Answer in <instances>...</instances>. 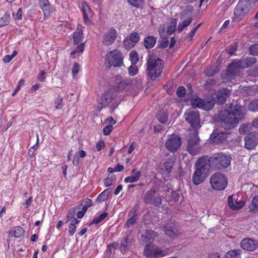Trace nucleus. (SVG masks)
I'll return each mask as SVG.
<instances>
[{
    "label": "nucleus",
    "mask_w": 258,
    "mask_h": 258,
    "mask_svg": "<svg viewBox=\"0 0 258 258\" xmlns=\"http://www.w3.org/2000/svg\"><path fill=\"white\" fill-rule=\"evenodd\" d=\"M240 100L233 102L225 109L219 113V122L224 129L229 130L235 127L240 122L245 119L246 114L245 107L242 105Z\"/></svg>",
    "instance_id": "f257e3e1"
},
{
    "label": "nucleus",
    "mask_w": 258,
    "mask_h": 258,
    "mask_svg": "<svg viewBox=\"0 0 258 258\" xmlns=\"http://www.w3.org/2000/svg\"><path fill=\"white\" fill-rule=\"evenodd\" d=\"M196 169L192 180L194 184L198 185L205 180L210 168L207 159L205 158L199 159L196 163Z\"/></svg>",
    "instance_id": "f03ea898"
},
{
    "label": "nucleus",
    "mask_w": 258,
    "mask_h": 258,
    "mask_svg": "<svg viewBox=\"0 0 258 258\" xmlns=\"http://www.w3.org/2000/svg\"><path fill=\"white\" fill-rule=\"evenodd\" d=\"M164 65L163 60L156 57L150 56L147 62V70L150 78L155 80L161 74Z\"/></svg>",
    "instance_id": "7ed1b4c3"
},
{
    "label": "nucleus",
    "mask_w": 258,
    "mask_h": 258,
    "mask_svg": "<svg viewBox=\"0 0 258 258\" xmlns=\"http://www.w3.org/2000/svg\"><path fill=\"white\" fill-rule=\"evenodd\" d=\"M209 167H213L217 169L226 168L230 164L231 157L222 153H219L207 159Z\"/></svg>",
    "instance_id": "20e7f679"
},
{
    "label": "nucleus",
    "mask_w": 258,
    "mask_h": 258,
    "mask_svg": "<svg viewBox=\"0 0 258 258\" xmlns=\"http://www.w3.org/2000/svg\"><path fill=\"white\" fill-rule=\"evenodd\" d=\"M105 60V65L108 69L111 67H120L123 64L122 53L116 49L108 52L106 55Z\"/></svg>",
    "instance_id": "39448f33"
},
{
    "label": "nucleus",
    "mask_w": 258,
    "mask_h": 258,
    "mask_svg": "<svg viewBox=\"0 0 258 258\" xmlns=\"http://www.w3.org/2000/svg\"><path fill=\"white\" fill-rule=\"evenodd\" d=\"M196 107L188 108L184 113L185 120L190 124L191 130H197L201 126V120L199 111Z\"/></svg>",
    "instance_id": "423d86ee"
},
{
    "label": "nucleus",
    "mask_w": 258,
    "mask_h": 258,
    "mask_svg": "<svg viewBox=\"0 0 258 258\" xmlns=\"http://www.w3.org/2000/svg\"><path fill=\"white\" fill-rule=\"evenodd\" d=\"M117 95V91L115 89L109 90L108 92L103 94L99 100V103L102 105V107L109 106L113 109L116 108L118 103L114 100Z\"/></svg>",
    "instance_id": "0eeeda50"
},
{
    "label": "nucleus",
    "mask_w": 258,
    "mask_h": 258,
    "mask_svg": "<svg viewBox=\"0 0 258 258\" xmlns=\"http://www.w3.org/2000/svg\"><path fill=\"white\" fill-rule=\"evenodd\" d=\"M188 132L187 150L190 154L196 155L199 152L200 149L198 131L197 130H189Z\"/></svg>",
    "instance_id": "6e6552de"
},
{
    "label": "nucleus",
    "mask_w": 258,
    "mask_h": 258,
    "mask_svg": "<svg viewBox=\"0 0 258 258\" xmlns=\"http://www.w3.org/2000/svg\"><path fill=\"white\" fill-rule=\"evenodd\" d=\"M210 183L214 189L221 190L226 187L227 179L223 174L216 173L211 177Z\"/></svg>",
    "instance_id": "1a4fd4ad"
},
{
    "label": "nucleus",
    "mask_w": 258,
    "mask_h": 258,
    "mask_svg": "<svg viewBox=\"0 0 258 258\" xmlns=\"http://www.w3.org/2000/svg\"><path fill=\"white\" fill-rule=\"evenodd\" d=\"M143 201L146 205L158 207L161 204L162 199L159 195L156 194L154 187H152L145 194Z\"/></svg>",
    "instance_id": "9d476101"
},
{
    "label": "nucleus",
    "mask_w": 258,
    "mask_h": 258,
    "mask_svg": "<svg viewBox=\"0 0 258 258\" xmlns=\"http://www.w3.org/2000/svg\"><path fill=\"white\" fill-rule=\"evenodd\" d=\"M167 250H163L153 245H147L144 250V255L148 258H159L167 255Z\"/></svg>",
    "instance_id": "9b49d317"
},
{
    "label": "nucleus",
    "mask_w": 258,
    "mask_h": 258,
    "mask_svg": "<svg viewBox=\"0 0 258 258\" xmlns=\"http://www.w3.org/2000/svg\"><path fill=\"white\" fill-rule=\"evenodd\" d=\"M215 104V100L213 98L203 100L200 98H197L191 101L192 107L202 108L205 110L212 109Z\"/></svg>",
    "instance_id": "f8f14e48"
},
{
    "label": "nucleus",
    "mask_w": 258,
    "mask_h": 258,
    "mask_svg": "<svg viewBox=\"0 0 258 258\" xmlns=\"http://www.w3.org/2000/svg\"><path fill=\"white\" fill-rule=\"evenodd\" d=\"M181 144L180 138L176 135H171L165 143L167 149L171 152H175L177 151Z\"/></svg>",
    "instance_id": "ddd939ff"
},
{
    "label": "nucleus",
    "mask_w": 258,
    "mask_h": 258,
    "mask_svg": "<svg viewBox=\"0 0 258 258\" xmlns=\"http://www.w3.org/2000/svg\"><path fill=\"white\" fill-rule=\"evenodd\" d=\"M248 3H239L234 11V21L241 20L249 11Z\"/></svg>",
    "instance_id": "4468645a"
},
{
    "label": "nucleus",
    "mask_w": 258,
    "mask_h": 258,
    "mask_svg": "<svg viewBox=\"0 0 258 258\" xmlns=\"http://www.w3.org/2000/svg\"><path fill=\"white\" fill-rule=\"evenodd\" d=\"M245 147L250 150L254 148L258 144V133L252 132L249 133L244 138Z\"/></svg>",
    "instance_id": "2eb2a0df"
},
{
    "label": "nucleus",
    "mask_w": 258,
    "mask_h": 258,
    "mask_svg": "<svg viewBox=\"0 0 258 258\" xmlns=\"http://www.w3.org/2000/svg\"><path fill=\"white\" fill-rule=\"evenodd\" d=\"M164 230L166 234L172 238H175L179 234L176 224L172 221L166 224Z\"/></svg>",
    "instance_id": "dca6fc26"
},
{
    "label": "nucleus",
    "mask_w": 258,
    "mask_h": 258,
    "mask_svg": "<svg viewBox=\"0 0 258 258\" xmlns=\"http://www.w3.org/2000/svg\"><path fill=\"white\" fill-rule=\"evenodd\" d=\"M117 37V31L113 28H110L104 35L102 43L108 46L114 43Z\"/></svg>",
    "instance_id": "f3484780"
},
{
    "label": "nucleus",
    "mask_w": 258,
    "mask_h": 258,
    "mask_svg": "<svg viewBox=\"0 0 258 258\" xmlns=\"http://www.w3.org/2000/svg\"><path fill=\"white\" fill-rule=\"evenodd\" d=\"M228 204L230 208L233 210H238L244 205L242 200L238 201V196L233 195L228 197Z\"/></svg>",
    "instance_id": "a211bd4d"
},
{
    "label": "nucleus",
    "mask_w": 258,
    "mask_h": 258,
    "mask_svg": "<svg viewBox=\"0 0 258 258\" xmlns=\"http://www.w3.org/2000/svg\"><path fill=\"white\" fill-rule=\"evenodd\" d=\"M229 135L228 132L214 130L210 136L211 141L214 143H219L225 140Z\"/></svg>",
    "instance_id": "6ab92c4d"
},
{
    "label": "nucleus",
    "mask_w": 258,
    "mask_h": 258,
    "mask_svg": "<svg viewBox=\"0 0 258 258\" xmlns=\"http://www.w3.org/2000/svg\"><path fill=\"white\" fill-rule=\"evenodd\" d=\"M242 248L247 251H253L258 246L257 241L249 238L243 239L240 242Z\"/></svg>",
    "instance_id": "aec40b11"
},
{
    "label": "nucleus",
    "mask_w": 258,
    "mask_h": 258,
    "mask_svg": "<svg viewBox=\"0 0 258 258\" xmlns=\"http://www.w3.org/2000/svg\"><path fill=\"white\" fill-rule=\"evenodd\" d=\"M246 61L244 58H242L238 61L232 62L228 67L227 71L231 74H234L237 71V68H247Z\"/></svg>",
    "instance_id": "412c9836"
},
{
    "label": "nucleus",
    "mask_w": 258,
    "mask_h": 258,
    "mask_svg": "<svg viewBox=\"0 0 258 258\" xmlns=\"http://www.w3.org/2000/svg\"><path fill=\"white\" fill-rule=\"evenodd\" d=\"M230 91L229 89L222 88L219 90L216 94L217 103L220 104H224L227 97H229Z\"/></svg>",
    "instance_id": "4be33fe9"
},
{
    "label": "nucleus",
    "mask_w": 258,
    "mask_h": 258,
    "mask_svg": "<svg viewBox=\"0 0 258 258\" xmlns=\"http://www.w3.org/2000/svg\"><path fill=\"white\" fill-rule=\"evenodd\" d=\"M81 6L83 12L84 22L86 25H90L91 23V20L89 19L91 13V9L85 3H83Z\"/></svg>",
    "instance_id": "5701e85b"
},
{
    "label": "nucleus",
    "mask_w": 258,
    "mask_h": 258,
    "mask_svg": "<svg viewBox=\"0 0 258 258\" xmlns=\"http://www.w3.org/2000/svg\"><path fill=\"white\" fill-rule=\"evenodd\" d=\"M83 27L79 25L77 27V29L73 34L74 42L75 44H78L82 41V38L83 36Z\"/></svg>",
    "instance_id": "b1692460"
},
{
    "label": "nucleus",
    "mask_w": 258,
    "mask_h": 258,
    "mask_svg": "<svg viewBox=\"0 0 258 258\" xmlns=\"http://www.w3.org/2000/svg\"><path fill=\"white\" fill-rule=\"evenodd\" d=\"M39 4L44 15H49L50 13V5L48 0H39Z\"/></svg>",
    "instance_id": "393cba45"
},
{
    "label": "nucleus",
    "mask_w": 258,
    "mask_h": 258,
    "mask_svg": "<svg viewBox=\"0 0 258 258\" xmlns=\"http://www.w3.org/2000/svg\"><path fill=\"white\" fill-rule=\"evenodd\" d=\"M24 232L25 231L23 228L20 226H16L10 230L9 234L12 236L18 238L23 235L24 234Z\"/></svg>",
    "instance_id": "a878e982"
},
{
    "label": "nucleus",
    "mask_w": 258,
    "mask_h": 258,
    "mask_svg": "<svg viewBox=\"0 0 258 258\" xmlns=\"http://www.w3.org/2000/svg\"><path fill=\"white\" fill-rule=\"evenodd\" d=\"M156 233L153 230H149L146 231L145 234L144 235H142V240L146 242L150 243L153 240L154 238L156 237Z\"/></svg>",
    "instance_id": "bb28decb"
},
{
    "label": "nucleus",
    "mask_w": 258,
    "mask_h": 258,
    "mask_svg": "<svg viewBox=\"0 0 258 258\" xmlns=\"http://www.w3.org/2000/svg\"><path fill=\"white\" fill-rule=\"evenodd\" d=\"M131 243L132 241L129 240L128 236H127L125 238L122 239L120 242V246L119 247L121 252L125 253L128 251Z\"/></svg>",
    "instance_id": "cd10ccee"
},
{
    "label": "nucleus",
    "mask_w": 258,
    "mask_h": 258,
    "mask_svg": "<svg viewBox=\"0 0 258 258\" xmlns=\"http://www.w3.org/2000/svg\"><path fill=\"white\" fill-rule=\"evenodd\" d=\"M241 250L239 249L230 250L225 254V258H241Z\"/></svg>",
    "instance_id": "c85d7f7f"
},
{
    "label": "nucleus",
    "mask_w": 258,
    "mask_h": 258,
    "mask_svg": "<svg viewBox=\"0 0 258 258\" xmlns=\"http://www.w3.org/2000/svg\"><path fill=\"white\" fill-rule=\"evenodd\" d=\"M156 38L153 36H148L144 39V45L148 48L153 47L155 44Z\"/></svg>",
    "instance_id": "c756f323"
},
{
    "label": "nucleus",
    "mask_w": 258,
    "mask_h": 258,
    "mask_svg": "<svg viewBox=\"0 0 258 258\" xmlns=\"http://www.w3.org/2000/svg\"><path fill=\"white\" fill-rule=\"evenodd\" d=\"M248 208L251 212L255 213L258 212V196H255L251 203L248 206Z\"/></svg>",
    "instance_id": "7c9ffc66"
},
{
    "label": "nucleus",
    "mask_w": 258,
    "mask_h": 258,
    "mask_svg": "<svg viewBox=\"0 0 258 258\" xmlns=\"http://www.w3.org/2000/svg\"><path fill=\"white\" fill-rule=\"evenodd\" d=\"M168 113L164 111H160L157 114V119L159 122L165 124L168 120Z\"/></svg>",
    "instance_id": "2f4dec72"
},
{
    "label": "nucleus",
    "mask_w": 258,
    "mask_h": 258,
    "mask_svg": "<svg viewBox=\"0 0 258 258\" xmlns=\"http://www.w3.org/2000/svg\"><path fill=\"white\" fill-rule=\"evenodd\" d=\"M192 21L191 17H188L186 20H183L181 23H179L177 31L181 32L184 28L189 26Z\"/></svg>",
    "instance_id": "473e14b6"
},
{
    "label": "nucleus",
    "mask_w": 258,
    "mask_h": 258,
    "mask_svg": "<svg viewBox=\"0 0 258 258\" xmlns=\"http://www.w3.org/2000/svg\"><path fill=\"white\" fill-rule=\"evenodd\" d=\"M175 159L176 158L175 157L171 158L168 159V161L164 163V167L167 173L169 174L171 172Z\"/></svg>",
    "instance_id": "72a5a7b5"
},
{
    "label": "nucleus",
    "mask_w": 258,
    "mask_h": 258,
    "mask_svg": "<svg viewBox=\"0 0 258 258\" xmlns=\"http://www.w3.org/2000/svg\"><path fill=\"white\" fill-rule=\"evenodd\" d=\"M110 191H109L108 189H105L104 191L101 192L98 197V198L96 199V202L100 203L105 201L108 198V197L110 196Z\"/></svg>",
    "instance_id": "f704fd0d"
},
{
    "label": "nucleus",
    "mask_w": 258,
    "mask_h": 258,
    "mask_svg": "<svg viewBox=\"0 0 258 258\" xmlns=\"http://www.w3.org/2000/svg\"><path fill=\"white\" fill-rule=\"evenodd\" d=\"M251 128L250 123H246L241 124L239 128V133L240 134H245L249 132Z\"/></svg>",
    "instance_id": "c9c22d12"
},
{
    "label": "nucleus",
    "mask_w": 258,
    "mask_h": 258,
    "mask_svg": "<svg viewBox=\"0 0 258 258\" xmlns=\"http://www.w3.org/2000/svg\"><path fill=\"white\" fill-rule=\"evenodd\" d=\"M177 21L176 19H172L170 24L168 26L167 33L168 34L170 35L173 33L175 31V27L176 26Z\"/></svg>",
    "instance_id": "e433bc0d"
},
{
    "label": "nucleus",
    "mask_w": 258,
    "mask_h": 258,
    "mask_svg": "<svg viewBox=\"0 0 258 258\" xmlns=\"http://www.w3.org/2000/svg\"><path fill=\"white\" fill-rule=\"evenodd\" d=\"M248 108V109L251 111L258 110V99L253 100L251 101Z\"/></svg>",
    "instance_id": "4c0bfd02"
},
{
    "label": "nucleus",
    "mask_w": 258,
    "mask_h": 258,
    "mask_svg": "<svg viewBox=\"0 0 258 258\" xmlns=\"http://www.w3.org/2000/svg\"><path fill=\"white\" fill-rule=\"evenodd\" d=\"M130 57L132 64H136L139 60L138 55L135 51L130 52Z\"/></svg>",
    "instance_id": "58836bf2"
},
{
    "label": "nucleus",
    "mask_w": 258,
    "mask_h": 258,
    "mask_svg": "<svg viewBox=\"0 0 258 258\" xmlns=\"http://www.w3.org/2000/svg\"><path fill=\"white\" fill-rule=\"evenodd\" d=\"M10 16L5 14L0 19V28L5 25H7L10 23Z\"/></svg>",
    "instance_id": "ea45409f"
},
{
    "label": "nucleus",
    "mask_w": 258,
    "mask_h": 258,
    "mask_svg": "<svg viewBox=\"0 0 258 258\" xmlns=\"http://www.w3.org/2000/svg\"><path fill=\"white\" fill-rule=\"evenodd\" d=\"M144 0H127L128 4L136 8H139L143 4Z\"/></svg>",
    "instance_id": "a19ab883"
},
{
    "label": "nucleus",
    "mask_w": 258,
    "mask_h": 258,
    "mask_svg": "<svg viewBox=\"0 0 258 258\" xmlns=\"http://www.w3.org/2000/svg\"><path fill=\"white\" fill-rule=\"evenodd\" d=\"M129 39L134 43H137L140 40V36L137 32L132 33L128 37Z\"/></svg>",
    "instance_id": "79ce46f5"
},
{
    "label": "nucleus",
    "mask_w": 258,
    "mask_h": 258,
    "mask_svg": "<svg viewBox=\"0 0 258 258\" xmlns=\"http://www.w3.org/2000/svg\"><path fill=\"white\" fill-rule=\"evenodd\" d=\"M135 45V43L131 41L129 38H126L123 41V46L126 49H130Z\"/></svg>",
    "instance_id": "37998d69"
},
{
    "label": "nucleus",
    "mask_w": 258,
    "mask_h": 258,
    "mask_svg": "<svg viewBox=\"0 0 258 258\" xmlns=\"http://www.w3.org/2000/svg\"><path fill=\"white\" fill-rule=\"evenodd\" d=\"M55 107L56 109H61L63 106L62 98L58 96L55 101Z\"/></svg>",
    "instance_id": "c03bdc74"
},
{
    "label": "nucleus",
    "mask_w": 258,
    "mask_h": 258,
    "mask_svg": "<svg viewBox=\"0 0 258 258\" xmlns=\"http://www.w3.org/2000/svg\"><path fill=\"white\" fill-rule=\"evenodd\" d=\"M107 215L108 214L106 212H104L103 213L101 214L98 217L95 218L92 223H94L95 224H98L105 218H106Z\"/></svg>",
    "instance_id": "a18cd8bd"
},
{
    "label": "nucleus",
    "mask_w": 258,
    "mask_h": 258,
    "mask_svg": "<svg viewBox=\"0 0 258 258\" xmlns=\"http://www.w3.org/2000/svg\"><path fill=\"white\" fill-rule=\"evenodd\" d=\"M128 71L129 74L134 76L137 74L138 69L135 64H133L128 68Z\"/></svg>",
    "instance_id": "49530a36"
},
{
    "label": "nucleus",
    "mask_w": 258,
    "mask_h": 258,
    "mask_svg": "<svg viewBox=\"0 0 258 258\" xmlns=\"http://www.w3.org/2000/svg\"><path fill=\"white\" fill-rule=\"evenodd\" d=\"M244 59H245L246 63L248 67L255 63L256 61V58L253 56L246 57Z\"/></svg>",
    "instance_id": "de8ad7c7"
},
{
    "label": "nucleus",
    "mask_w": 258,
    "mask_h": 258,
    "mask_svg": "<svg viewBox=\"0 0 258 258\" xmlns=\"http://www.w3.org/2000/svg\"><path fill=\"white\" fill-rule=\"evenodd\" d=\"M249 51L251 54L253 55H258V44L252 45L249 48Z\"/></svg>",
    "instance_id": "09e8293b"
},
{
    "label": "nucleus",
    "mask_w": 258,
    "mask_h": 258,
    "mask_svg": "<svg viewBox=\"0 0 258 258\" xmlns=\"http://www.w3.org/2000/svg\"><path fill=\"white\" fill-rule=\"evenodd\" d=\"M185 93V89L183 86L179 87L176 91V95L179 97H183Z\"/></svg>",
    "instance_id": "8fccbe9b"
},
{
    "label": "nucleus",
    "mask_w": 258,
    "mask_h": 258,
    "mask_svg": "<svg viewBox=\"0 0 258 258\" xmlns=\"http://www.w3.org/2000/svg\"><path fill=\"white\" fill-rule=\"evenodd\" d=\"M84 50V44L81 43L80 45L78 46L71 53V55L73 56L74 54L78 52H82Z\"/></svg>",
    "instance_id": "3c124183"
},
{
    "label": "nucleus",
    "mask_w": 258,
    "mask_h": 258,
    "mask_svg": "<svg viewBox=\"0 0 258 258\" xmlns=\"http://www.w3.org/2000/svg\"><path fill=\"white\" fill-rule=\"evenodd\" d=\"M80 71V65L78 63L75 62L72 69L73 76L75 77Z\"/></svg>",
    "instance_id": "603ef678"
},
{
    "label": "nucleus",
    "mask_w": 258,
    "mask_h": 258,
    "mask_svg": "<svg viewBox=\"0 0 258 258\" xmlns=\"http://www.w3.org/2000/svg\"><path fill=\"white\" fill-rule=\"evenodd\" d=\"M236 50V48L235 44L231 45L226 49V51L230 55L234 54Z\"/></svg>",
    "instance_id": "864d4df0"
},
{
    "label": "nucleus",
    "mask_w": 258,
    "mask_h": 258,
    "mask_svg": "<svg viewBox=\"0 0 258 258\" xmlns=\"http://www.w3.org/2000/svg\"><path fill=\"white\" fill-rule=\"evenodd\" d=\"M131 174L132 176H133L134 178H136V180L137 181L140 179L141 176V172L140 171H136L135 169L132 170Z\"/></svg>",
    "instance_id": "5fc2aeb1"
},
{
    "label": "nucleus",
    "mask_w": 258,
    "mask_h": 258,
    "mask_svg": "<svg viewBox=\"0 0 258 258\" xmlns=\"http://www.w3.org/2000/svg\"><path fill=\"white\" fill-rule=\"evenodd\" d=\"M113 129L112 125L109 124L105 126L103 130V133L104 135H108Z\"/></svg>",
    "instance_id": "6e6d98bb"
},
{
    "label": "nucleus",
    "mask_w": 258,
    "mask_h": 258,
    "mask_svg": "<svg viewBox=\"0 0 258 258\" xmlns=\"http://www.w3.org/2000/svg\"><path fill=\"white\" fill-rule=\"evenodd\" d=\"M136 219L135 217H131V218L126 221L125 226L130 227V226L134 225L136 223Z\"/></svg>",
    "instance_id": "4d7b16f0"
},
{
    "label": "nucleus",
    "mask_w": 258,
    "mask_h": 258,
    "mask_svg": "<svg viewBox=\"0 0 258 258\" xmlns=\"http://www.w3.org/2000/svg\"><path fill=\"white\" fill-rule=\"evenodd\" d=\"M139 208V205L136 204L134 206L133 209H131L129 213V216L135 217L136 215V212Z\"/></svg>",
    "instance_id": "13d9d810"
},
{
    "label": "nucleus",
    "mask_w": 258,
    "mask_h": 258,
    "mask_svg": "<svg viewBox=\"0 0 258 258\" xmlns=\"http://www.w3.org/2000/svg\"><path fill=\"white\" fill-rule=\"evenodd\" d=\"M25 81L24 79H21L19 81L18 85L17 87L16 88L14 92L12 94V96H14L18 92V91L20 90V87L22 85H23L24 84Z\"/></svg>",
    "instance_id": "bf43d9fd"
},
{
    "label": "nucleus",
    "mask_w": 258,
    "mask_h": 258,
    "mask_svg": "<svg viewBox=\"0 0 258 258\" xmlns=\"http://www.w3.org/2000/svg\"><path fill=\"white\" fill-rule=\"evenodd\" d=\"M45 72L44 70L41 71L38 75V79L41 82H43L45 79Z\"/></svg>",
    "instance_id": "052dcab7"
},
{
    "label": "nucleus",
    "mask_w": 258,
    "mask_h": 258,
    "mask_svg": "<svg viewBox=\"0 0 258 258\" xmlns=\"http://www.w3.org/2000/svg\"><path fill=\"white\" fill-rule=\"evenodd\" d=\"M216 73V71L215 70V69H213L212 68L208 69L206 71V75L210 77L214 76Z\"/></svg>",
    "instance_id": "680f3d73"
},
{
    "label": "nucleus",
    "mask_w": 258,
    "mask_h": 258,
    "mask_svg": "<svg viewBox=\"0 0 258 258\" xmlns=\"http://www.w3.org/2000/svg\"><path fill=\"white\" fill-rule=\"evenodd\" d=\"M163 38V40L161 41V43H160V46L162 48H166L167 47L168 45V40L167 39V38L166 37L165 38Z\"/></svg>",
    "instance_id": "e2e57ef3"
},
{
    "label": "nucleus",
    "mask_w": 258,
    "mask_h": 258,
    "mask_svg": "<svg viewBox=\"0 0 258 258\" xmlns=\"http://www.w3.org/2000/svg\"><path fill=\"white\" fill-rule=\"evenodd\" d=\"M124 181L127 183V182L132 183V182H136V181H137V180H136V177L134 178L133 176H132L131 175V176H128V177L125 178Z\"/></svg>",
    "instance_id": "0e129e2a"
},
{
    "label": "nucleus",
    "mask_w": 258,
    "mask_h": 258,
    "mask_svg": "<svg viewBox=\"0 0 258 258\" xmlns=\"http://www.w3.org/2000/svg\"><path fill=\"white\" fill-rule=\"evenodd\" d=\"M164 29H165V26L164 25H161L159 28V34H160V36L162 37V38H163L164 37H165V34H164Z\"/></svg>",
    "instance_id": "69168bd1"
},
{
    "label": "nucleus",
    "mask_w": 258,
    "mask_h": 258,
    "mask_svg": "<svg viewBox=\"0 0 258 258\" xmlns=\"http://www.w3.org/2000/svg\"><path fill=\"white\" fill-rule=\"evenodd\" d=\"M105 186H109L113 184V179L111 178L107 177L104 181Z\"/></svg>",
    "instance_id": "338daca9"
},
{
    "label": "nucleus",
    "mask_w": 258,
    "mask_h": 258,
    "mask_svg": "<svg viewBox=\"0 0 258 258\" xmlns=\"http://www.w3.org/2000/svg\"><path fill=\"white\" fill-rule=\"evenodd\" d=\"M96 148L98 151H101L105 147V144L103 141L98 142L96 145Z\"/></svg>",
    "instance_id": "774afa93"
}]
</instances>
